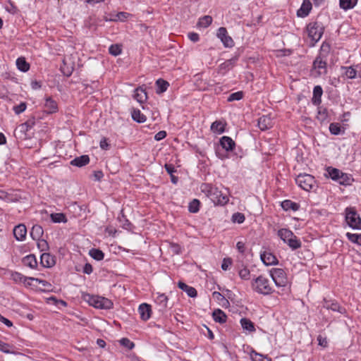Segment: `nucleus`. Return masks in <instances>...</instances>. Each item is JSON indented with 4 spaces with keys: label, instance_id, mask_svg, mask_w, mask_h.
<instances>
[{
    "label": "nucleus",
    "instance_id": "18",
    "mask_svg": "<svg viewBox=\"0 0 361 361\" xmlns=\"http://www.w3.org/2000/svg\"><path fill=\"white\" fill-rule=\"evenodd\" d=\"M138 311L142 320L146 321L150 317L151 307L148 304L143 303L140 305Z\"/></svg>",
    "mask_w": 361,
    "mask_h": 361
},
{
    "label": "nucleus",
    "instance_id": "14",
    "mask_svg": "<svg viewBox=\"0 0 361 361\" xmlns=\"http://www.w3.org/2000/svg\"><path fill=\"white\" fill-rule=\"evenodd\" d=\"M261 259L264 264L270 266L278 263L277 258L271 252H264L261 254Z\"/></svg>",
    "mask_w": 361,
    "mask_h": 361
},
{
    "label": "nucleus",
    "instance_id": "32",
    "mask_svg": "<svg viewBox=\"0 0 361 361\" xmlns=\"http://www.w3.org/2000/svg\"><path fill=\"white\" fill-rule=\"evenodd\" d=\"M357 3V0H339L340 7L346 11L353 8Z\"/></svg>",
    "mask_w": 361,
    "mask_h": 361
},
{
    "label": "nucleus",
    "instance_id": "36",
    "mask_svg": "<svg viewBox=\"0 0 361 361\" xmlns=\"http://www.w3.org/2000/svg\"><path fill=\"white\" fill-rule=\"evenodd\" d=\"M211 130L214 133L221 134L224 132V124L220 121H216L212 123Z\"/></svg>",
    "mask_w": 361,
    "mask_h": 361
},
{
    "label": "nucleus",
    "instance_id": "59",
    "mask_svg": "<svg viewBox=\"0 0 361 361\" xmlns=\"http://www.w3.org/2000/svg\"><path fill=\"white\" fill-rule=\"evenodd\" d=\"M231 263H232L231 259H230V258L224 259L223 262L221 264V269L225 271L227 270L228 268L229 267V266L231 265Z\"/></svg>",
    "mask_w": 361,
    "mask_h": 361
},
{
    "label": "nucleus",
    "instance_id": "64",
    "mask_svg": "<svg viewBox=\"0 0 361 361\" xmlns=\"http://www.w3.org/2000/svg\"><path fill=\"white\" fill-rule=\"evenodd\" d=\"M93 176L95 180L99 181L103 178L104 174L102 171H95L93 173Z\"/></svg>",
    "mask_w": 361,
    "mask_h": 361
},
{
    "label": "nucleus",
    "instance_id": "56",
    "mask_svg": "<svg viewBox=\"0 0 361 361\" xmlns=\"http://www.w3.org/2000/svg\"><path fill=\"white\" fill-rule=\"evenodd\" d=\"M129 16V13L126 12H119L118 13L114 18L111 19V20H124L126 18H128Z\"/></svg>",
    "mask_w": 361,
    "mask_h": 361
},
{
    "label": "nucleus",
    "instance_id": "53",
    "mask_svg": "<svg viewBox=\"0 0 361 361\" xmlns=\"http://www.w3.org/2000/svg\"><path fill=\"white\" fill-rule=\"evenodd\" d=\"M251 358L252 361H271L269 358L257 353L251 354Z\"/></svg>",
    "mask_w": 361,
    "mask_h": 361
},
{
    "label": "nucleus",
    "instance_id": "33",
    "mask_svg": "<svg viewBox=\"0 0 361 361\" xmlns=\"http://www.w3.org/2000/svg\"><path fill=\"white\" fill-rule=\"evenodd\" d=\"M353 180V179L350 175L341 172L336 181H338V183L341 185H349L351 184Z\"/></svg>",
    "mask_w": 361,
    "mask_h": 361
},
{
    "label": "nucleus",
    "instance_id": "51",
    "mask_svg": "<svg viewBox=\"0 0 361 361\" xmlns=\"http://www.w3.org/2000/svg\"><path fill=\"white\" fill-rule=\"evenodd\" d=\"M36 240L37 241V247L40 251H45L49 248V245L47 240L41 238Z\"/></svg>",
    "mask_w": 361,
    "mask_h": 361
},
{
    "label": "nucleus",
    "instance_id": "30",
    "mask_svg": "<svg viewBox=\"0 0 361 361\" xmlns=\"http://www.w3.org/2000/svg\"><path fill=\"white\" fill-rule=\"evenodd\" d=\"M156 302L160 306V310L164 311L168 307V298L165 294H159Z\"/></svg>",
    "mask_w": 361,
    "mask_h": 361
},
{
    "label": "nucleus",
    "instance_id": "16",
    "mask_svg": "<svg viewBox=\"0 0 361 361\" xmlns=\"http://www.w3.org/2000/svg\"><path fill=\"white\" fill-rule=\"evenodd\" d=\"M220 145L226 151H232L235 147V142L228 136H223L220 139Z\"/></svg>",
    "mask_w": 361,
    "mask_h": 361
},
{
    "label": "nucleus",
    "instance_id": "34",
    "mask_svg": "<svg viewBox=\"0 0 361 361\" xmlns=\"http://www.w3.org/2000/svg\"><path fill=\"white\" fill-rule=\"evenodd\" d=\"M212 23V18L210 16H204L200 18L197 24V27L206 28Z\"/></svg>",
    "mask_w": 361,
    "mask_h": 361
},
{
    "label": "nucleus",
    "instance_id": "1",
    "mask_svg": "<svg viewBox=\"0 0 361 361\" xmlns=\"http://www.w3.org/2000/svg\"><path fill=\"white\" fill-rule=\"evenodd\" d=\"M201 190L204 192L215 204L224 205L228 202V197L223 194L221 191L209 183H204L201 185Z\"/></svg>",
    "mask_w": 361,
    "mask_h": 361
},
{
    "label": "nucleus",
    "instance_id": "40",
    "mask_svg": "<svg viewBox=\"0 0 361 361\" xmlns=\"http://www.w3.org/2000/svg\"><path fill=\"white\" fill-rule=\"evenodd\" d=\"M90 255L93 259L98 261L103 259L104 257L102 250L94 248L90 250Z\"/></svg>",
    "mask_w": 361,
    "mask_h": 361
},
{
    "label": "nucleus",
    "instance_id": "5",
    "mask_svg": "<svg viewBox=\"0 0 361 361\" xmlns=\"http://www.w3.org/2000/svg\"><path fill=\"white\" fill-rule=\"evenodd\" d=\"M307 32L308 37L312 42V44H314V43L321 39L324 32V27L321 23H319L318 22H312L307 25Z\"/></svg>",
    "mask_w": 361,
    "mask_h": 361
},
{
    "label": "nucleus",
    "instance_id": "54",
    "mask_svg": "<svg viewBox=\"0 0 361 361\" xmlns=\"http://www.w3.org/2000/svg\"><path fill=\"white\" fill-rule=\"evenodd\" d=\"M118 342L121 345L129 350L132 349L135 346L134 343L131 341V340H118Z\"/></svg>",
    "mask_w": 361,
    "mask_h": 361
},
{
    "label": "nucleus",
    "instance_id": "50",
    "mask_svg": "<svg viewBox=\"0 0 361 361\" xmlns=\"http://www.w3.org/2000/svg\"><path fill=\"white\" fill-rule=\"evenodd\" d=\"M345 70V75L348 78L353 79L355 78L357 75V71L355 68L352 67H346L344 68Z\"/></svg>",
    "mask_w": 361,
    "mask_h": 361
},
{
    "label": "nucleus",
    "instance_id": "7",
    "mask_svg": "<svg viewBox=\"0 0 361 361\" xmlns=\"http://www.w3.org/2000/svg\"><path fill=\"white\" fill-rule=\"evenodd\" d=\"M296 183L303 190L306 191L310 190L314 183V178L309 174H300L295 178Z\"/></svg>",
    "mask_w": 361,
    "mask_h": 361
},
{
    "label": "nucleus",
    "instance_id": "11",
    "mask_svg": "<svg viewBox=\"0 0 361 361\" xmlns=\"http://www.w3.org/2000/svg\"><path fill=\"white\" fill-rule=\"evenodd\" d=\"M323 307L326 310H331L334 312H338L341 314L345 311L338 303L331 300H324Z\"/></svg>",
    "mask_w": 361,
    "mask_h": 361
},
{
    "label": "nucleus",
    "instance_id": "35",
    "mask_svg": "<svg viewBox=\"0 0 361 361\" xmlns=\"http://www.w3.org/2000/svg\"><path fill=\"white\" fill-rule=\"evenodd\" d=\"M16 66L18 68L23 71L26 72L30 68V64L25 61V58L20 57L16 60Z\"/></svg>",
    "mask_w": 361,
    "mask_h": 361
},
{
    "label": "nucleus",
    "instance_id": "3",
    "mask_svg": "<svg viewBox=\"0 0 361 361\" xmlns=\"http://www.w3.org/2000/svg\"><path fill=\"white\" fill-rule=\"evenodd\" d=\"M83 298L90 305L99 309H110L112 307V302L104 297L99 295H92L90 294H85L83 295Z\"/></svg>",
    "mask_w": 361,
    "mask_h": 361
},
{
    "label": "nucleus",
    "instance_id": "2",
    "mask_svg": "<svg viewBox=\"0 0 361 361\" xmlns=\"http://www.w3.org/2000/svg\"><path fill=\"white\" fill-rule=\"evenodd\" d=\"M252 289L262 295H269L273 292L271 283L264 276H259L252 282Z\"/></svg>",
    "mask_w": 361,
    "mask_h": 361
},
{
    "label": "nucleus",
    "instance_id": "52",
    "mask_svg": "<svg viewBox=\"0 0 361 361\" xmlns=\"http://www.w3.org/2000/svg\"><path fill=\"white\" fill-rule=\"evenodd\" d=\"M35 123V119L32 118L27 121L25 123L20 126L23 130L27 131L29 128H31Z\"/></svg>",
    "mask_w": 361,
    "mask_h": 361
},
{
    "label": "nucleus",
    "instance_id": "12",
    "mask_svg": "<svg viewBox=\"0 0 361 361\" xmlns=\"http://www.w3.org/2000/svg\"><path fill=\"white\" fill-rule=\"evenodd\" d=\"M40 261L41 264L47 268L53 267L56 263L55 257L49 253H43L40 257Z\"/></svg>",
    "mask_w": 361,
    "mask_h": 361
},
{
    "label": "nucleus",
    "instance_id": "41",
    "mask_svg": "<svg viewBox=\"0 0 361 361\" xmlns=\"http://www.w3.org/2000/svg\"><path fill=\"white\" fill-rule=\"evenodd\" d=\"M213 297L218 301L221 302L223 306H226L229 305L228 300L226 299V298L219 292L214 291L213 293Z\"/></svg>",
    "mask_w": 361,
    "mask_h": 361
},
{
    "label": "nucleus",
    "instance_id": "49",
    "mask_svg": "<svg viewBox=\"0 0 361 361\" xmlns=\"http://www.w3.org/2000/svg\"><path fill=\"white\" fill-rule=\"evenodd\" d=\"M329 131L333 135H338L341 132V126L337 123H332L329 126Z\"/></svg>",
    "mask_w": 361,
    "mask_h": 361
},
{
    "label": "nucleus",
    "instance_id": "45",
    "mask_svg": "<svg viewBox=\"0 0 361 361\" xmlns=\"http://www.w3.org/2000/svg\"><path fill=\"white\" fill-rule=\"evenodd\" d=\"M121 47L119 44H112L109 49V53L113 56H118L121 53Z\"/></svg>",
    "mask_w": 361,
    "mask_h": 361
},
{
    "label": "nucleus",
    "instance_id": "8",
    "mask_svg": "<svg viewBox=\"0 0 361 361\" xmlns=\"http://www.w3.org/2000/svg\"><path fill=\"white\" fill-rule=\"evenodd\" d=\"M270 275L278 287H284L287 283V278L285 271L282 269H272Z\"/></svg>",
    "mask_w": 361,
    "mask_h": 361
},
{
    "label": "nucleus",
    "instance_id": "21",
    "mask_svg": "<svg viewBox=\"0 0 361 361\" xmlns=\"http://www.w3.org/2000/svg\"><path fill=\"white\" fill-rule=\"evenodd\" d=\"M237 57L232 58L231 59L226 60L224 63H222L219 67V72L224 74L226 71L232 68L237 61Z\"/></svg>",
    "mask_w": 361,
    "mask_h": 361
},
{
    "label": "nucleus",
    "instance_id": "9",
    "mask_svg": "<svg viewBox=\"0 0 361 361\" xmlns=\"http://www.w3.org/2000/svg\"><path fill=\"white\" fill-rule=\"evenodd\" d=\"M217 37L221 39L226 47H233L234 42L233 39L228 35L227 30L225 27H221L219 28L217 32Z\"/></svg>",
    "mask_w": 361,
    "mask_h": 361
},
{
    "label": "nucleus",
    "instance_id": "57",
    "mask_svg": "<svg viewBox=\"0 0 361 361\" xmlns=\"http://www.w3.org/2000/svg\"><path fill=\"white\" fill-rule=\"evenodd\" d=\"M250 275V270L247 268H243L239 271V276L242 279H248Z\"/></svg>",
    "mask_w": 361,
    "mask_h": 361
},
{
    "label": "nucleus",
    "instance_id": "24",
    "mask_svg": "<svg viewBox=\"0 0 361 361\" xmlns=\"http://www.w3.org/2000/svg\"><path fill=\"white\" fill-rule=\"evenodd\" d=\"M281 207L286 211L292 210L294 212L298 210L300 208V205L298 203L294 202L290 200H286L283 201L281 202Z\"/></svg>",
    "mask_w": 361,
    "mask_h": 361
},
{
    "label": "nucleus",
    "instance_id": "29",
    "mask_svg": "<svg viewBox=\"0 0 361 361\" xmlns=\"http://www.w3.org/2000/svg\"><path fill=\"white\" fill-rule=\"evenodd\" d=\"M23 263L25 266L34 269L37 266V262L34 255H29L23 259Z\"/></svg>",
    "mask_w": 361,
    "mask_h": 361
},
{
    "label": "nucleus",
    "instance_id": "63",
    "mask_svg": "<svg viewBox=\"0 0 361 361\" xmlns=\"http://www.w3.org/2000/svg\"><path fill=\"white\" fill-rule=\"evenodd\" d=\"M165 169L167 173H169L170 175H173V173L176 171L174 166L171 164H166Z\"/></svg>",
    "mask_w": 361,
    "mask_h": 361
},
{
    "label": "nucleus",
    "instance_id": "48",
    "mask_svg": "<svg viewBox=\"0 0 361 361\" xmlns=\"http://www.w3.org/2000/svg\"><path fill=\"white\" fill-rule=\"evenodd\" d=\"M245 221V216L240 212L234 213L232 216V221L234 223L242 224Z\"/></svg>",
    "mask_w": 361,
    "mask_h": 361
},
{
    "label": "nucleus",
    "instance_id": "37",
    "mask_svg": "<svg viewBox=\"0 0 361 361\" xmlns=\"http://www.w3.org/2000/svg\"><path fill=\"white\" fill-rule=\"evenodd\" d=\"M326 172L328 173V176L334 180H337L340 174L342 171H341L339 169L332 168V167H328L326 169Z\"/></svg>",
    "mask_w": 361,
    "mask_h": 361
},
{
    "label": "nucleus",
    "instance_id": "23",
    "mask_svg": "<svg viewBox=\"0 0 361 361\" xmlns=\"http://www.w3.org/2000/svg\"><path fill=\"white\" fill-rule=\"evenodd\" d=\"M178 286L179 288L186 292L188 296L191 298H195L197 296V290L195 288L189 286L181 281L178 282Z\"/></svg>",
    "mask_w": 361,
    "mask_h": 361
},
{
    "label": "nucleus",
    "instance_id": "42",
    "mask_svg": "<svg viewBox=\"0 0 361 361\" xmlns=\"http://www.w3.org/2000/svg\"><path fill=\"white\" fill-rule=\"evenodd\" d=\"M0 350L4 353H13L14 352L13 347L0 340Z\"/></svg>",
    "mask_w": 361,
    "mask_h": 361
},
{
    "label": "nucleus",
    "instance_id": "39",
    "mask_svg": "<svg viewBox=\"0 0 361 361\" xmlns=\"http://www.w3.org/2000/svg\"><path fill=\"white\" fill-rule=\"evenodd\" d=\"M132 118L138 123H144L146 121L145 116L141 114L140 111L138 109H134L133 111Z\"/></svg>",
    "mask_w": 361,
    "mask_h": 361
},
{
    "label": "nucleus",
    "instance_id": "22",
    "mask_svg": "<svg viewBox=\"0 0 361 361\" xmlns=\"http://www.w3.org/2000/svg\"><path fill=\"white\" fill-rule=\"evenodd\" d=\"M322 94H323V90H322V88L321 87V86L317 85L314 87L313 97L312 99V101L314 105H319L321 103V102H322L321 97H322Z\"/></svg>",
    "mask_w": 361,
    "mask_h": 361
},
{
    "label": "nucleus",
    "instance_id": "46",
    "mask_svg": "<svg viewBox=\"0 0 361 361\" xmlns=\"http://www.w3.org/2000/svg\"><path fill=\"white\" fill-rule=\"evenodd\" d=\"M243 97V92L242 91L232 93L228 97V102L238 101L240 100Z\"/></svg>",
    "mask_w": 361,
    "mask_h": 361
},
{
    "label": "nucleus",
    "instance_id": "27",
    "mask_svg": "<svg viewBox=\"0 0 361 361\" xmlns=\"http://www.w3.org/2000/svg\"><path fill=\"white\" fill-rule=\"evenodd\" d=\"M313 67L314 69H317L319 73L326 71V63L324 61L321 56H317L313 62Z\"/></svg>",
    "mask_w": 361,
    "mask_h": 361
},
{
    "label": "nucleus",
    "instance_id": "20",
    "mask_svg": "<svg viewBox=\"0 0 361 361\" xmlns=\"http://www.w3.org/2000/svg\"><path fill=\"white\" fill-rule=\"evenodd\" d=\"M44 108L47 114H53L57 111L58 105L56 101L53 100L51 97H47L45 101Z\"/></svg>",
    "mask_w": 361,
    "mask_h": 361
},
{
    "label": "nucleus",
    "instance_id": "31",
    "mask_svg": "<svg viewBox=\"0 0 361 361\" xmlns=\"http://www.w3.org/2000/svg\"><path fill=\"white\" fill-rule=\"evenodd\" d=\"M156 85L157 87L156 92L157 94H161L166 91L169 86V83L166 80L159 78L156 81Z\"/></svg>",
    "mask_w": 361,
    "mask_h": 361
},
{
    "label": "nucleus",
    "instance_id": "38",
    "mask_svg": "<svg viewBox=\"0 0 361 361\" xmlns=\"http://www.w3.org/2000/svg\"><path fill=\"white\" fill-rule=\"evenodd\" d=\"M51 219L54 223H66L67 219L63 213H53L51 214Z\"/></svg>",
    "mask_w": 361,
    "mask_h": 361
},
{
    "label": "nucleus",
    "instance_id": "43",
    "mask_svg": "<svg viewBox=\"0 0 361 361\" xmlns=\"http://www.w3.org/2000/svg\"><path fill=\"white\" fill-rule=\"evenodd\" d=\"M200 201L197 199H194L190 202L188 209L190 212L196 213L199 211Z\"/></svg>",
    "mask_w": 361,
    "mask_h": 361
},
{
    "label": "nucleus",
    "instance_id": "10",
    "mask_svg": "<svg viewBox=\"0 0 361 361\" xmlns=\"http://www.w3.org/2000/svg\"><path fill=\"white\" fill-rule=\"evenodd\" d=\"M13 235L17 240H24L27 235L26 226L22 224L16 226L13 228Z\"/></svg>",
    "mask_w": 361,
    "mask_h": 361
},
{
    "label": "nucleus",
    "instance_id": "6",
    "mask_svg": "<svg viewBox=\"0 0 361 361\" xmlns=\"http://www.w3.org/2000/svg\"><path fill=\"white\" fill-rule=\"evenodd\" d=\"M345 212L348 225L353 229H361V218L356 210L352 207H347Z\"/></svg>",
    "mask_w": 361,
    "mask_h": 361
},
{
    "label": "nucleus",
    "instance_id": "15",
    "mask_svg": "<svg viewBox=\"0 0 361 361\" xmlns=\"http://www.w3.org/2000/svg\"><path fill=\"white\" fill-rule=\"evenodd\" d=\"M90 162V157L88 155H82L75 157L71 161V164L77 167H82Z\"/></svg>",
    "mask_w": 361,
    "mask_h": 361
},
{
    "label": "nucleus",
    "instance_id": "19",
    "mask_svg": "<svg viewBox=\"0 0 361 361\" xmlns=\"http://www.w3.org/2000/svg\"><path fill=\"white\" fill-rule=\"evenodd\" d=\"M133 97L139 103L142 104L147 100V94L145 89L142 87H139L135 89Z\"/></svg>",
    "mask_w": 361,
    "mask_h": 361
},
{
    "label": "nucleus",
    "instance_id": "25",
    "mask_svg": "<svg viewBox=\"0 0 361 361\" xmlns=\"http://www.w3.org/2000/svg\"><path fill=\"white\" fill-rule=\"evenodd\" d=\"M44 233L43 228L41 226L36 224L34 225L30 231V236L33 240H39L41 238Z\"/></svg>",
    "mask_w": 361,
    "mask_h": 361
},
{
    "label": "nucleus",
    "instance_id": "58",
    "mask_svg": "<svg viewBox=\"0 0 361 361\" xmlns=\"http://www.w3.org/2000/svg\"><path fill=\"white\" fill-rule=\"evenodd\" d=\"M318 118L322 121H324L327 117V111L325 108L319 107L318 111Z\"/></svg>",
    "mask_w": 361,
    "mask_h": 361
},
{
    "label": "nucleus",
    "instance_id": "17",
    "mask_svg": "<svg viewBox=\"0 0 361 361\" xmlns=\"http://www.w3.org/2000/svg\"><path fill=\"white\" fill-rule=\"evenodd\" d=\"M272 126V121L270 116H263L258 120V127L262 130H265L270 128Z\"/></svg>",
    "mask_w": 361,
    "mask_h": 361
},
{
    "label": "nucleus",
    "instance_id": "55",
    "mask_svg": "<svg viewBox=\"0 0 361 361\" xmlns=\"http://www.w3.org/2000/svg\"><path fill=\"white\" fill-rule=\"evenodd\" d=\"M26 109V104L25 102H22L20 104L13 106V111L16 114H20L23 112Z\"/></svg>",
    "mask_w": 361,
    "mask_h": 361
},
{
    "label": "nucleus",
    "instance_id": "4",
    "mask_svg": "<svg viewBox=\"0 0 361 361\" xmlns=\"http://www.w3.org/2000/svg\"><path fill=\"white\" fill-rule=\"evenodd\" d=\"M278 235L284 242L286 243L293 250H296L301 247V243L294 235V233L286 228H281L278 231Z\"/></svg>",
    "mask_w": 361,
    "mask_h": 361
},
{
    "label": "nucleus",
    "instance_id": "47",
    "mask_svg": "<svg viewBox=\"0 0 361 361\" xmlns=\"http://www.w3.org/2000/svg\"><path fill=\"white\" fill-rule=\"evenodd\" d=\"M29 280L32 281H36V282L42 284L44 290H49L51 284L49 282H47V281L39 279L37 278H33V277H30Z\"/></svg>",
    "mask_w": 361,
    "mask_h": 361
},
{
    "label": "nucleus",
    "instance_id": "26",
    "mask_svg": "<svg viewBox=\"0 0 361 361\" xmlns=\"http://www.w3.org/2000/svg\"><path fill=\"white\" fill-rule=\"evenodd\" d=\"M240 322L244 331H247L248 332H253L255 331V324L250 319L247 318H242Z\"/></svg>",
    "mask_w": 361,
    "mask_h": 361
},
{
    "label": "nucleus",
    "instance_id": "44",
    "mask_svg": "<svg viewBox=\"0 0 361 361\" xmlns=\"http://www.w3.org/2000/svg\"><path fill=\"white\" fill-rule=\"evenodd\" d=\"M30 277H25L21 274L15 272L11 274V279L16 282H23L25 283L26 281L29 280Z\"/></svg>",
    "mask_w": 361,
    "mask_h": 361
},
{
    "label": "nucleus",
    "instance_id": "61",
    "mask_svg": "<svg viewBox=\"0 0 361 361\" xmlns=\"http://www.w3.org/2000/svg\"><path fill=\"white\" fill-rule=\"evenodd\" d=\"M166 136V131L164 130H161L159 132H158L155 136H154V139L157 141H159V140H163L164 138H165Z\"/></svg>",
    "mask_w": 361,
    "mask_h": 361
},
{
    "label": "nucleus",
    "instance_id": "60",
    "mask_svg": "<svg viewBox=\"0 0 361 361\" xmlns=\"http://www.w3.org/2000/svg\"><path fill=\"white\" fill-rule=\"evenodd\" d=\"M360 234L347 233L346 236L349 240L354 243H357Z\"/></svg>",
    "mask_w": 361,
    "mask_h": 361
},
{
    "label": "nucleus",
    "instance_id": "28",
    "mask_svg": "<svg viewBox=\"0 0 361 361\" xmlns=\"http://www.w3.org/2000/svg\"><path fill=\"white\" fill-rule=\"evenodd\" d=\"M214 320L220 324L225 323L226 321V314L220 309L215 310L212 314Z\"/></svg>",
    "mask_w": 361,
    "mask_h": 361
},
{
    "label": "nucleus",
    "instance_id": "13",
    "mask_svg": "<svg viewBox=\"0 0 361 361\" xmlns=\"http://www.w3.org/2000/svg\"><path fill=\"white\" fill-rule=\"evenodd\" d=\"M311 9L312 3L310 2V1L304 0L301 7L297 11V15L299 17L305 18L309 14Z\"/></svg>",
    "mask_w": 361,
    "mask_h": 361
},
{
    "label": "nucleus",
    "instance_id": "62",
    "mask_svg": "<svg viewBox=\"0 0 361 361\" xmlns=\"http://www.w3.org/2000/svg\"><path fill=\"white\" fill-rule=\"evenodd\" d=\"M188 36V38L193 42L199 41V35L196 32H189Z\"/></svg>",
    "mask_w": 361,
    "mask_h": 361
}]
</instances>
